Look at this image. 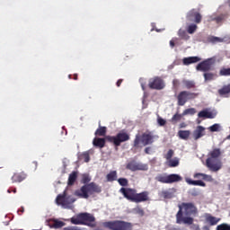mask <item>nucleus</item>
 <instances>
[{"mask_svg": "<svg viewBox=\"0 0 230 230\" xmlns=\"http://www.w3.org/2000/svg\"><path fill=\"white\" fill-rule=\"evenodd\" d=\"M197 207L192 203H181L179 205V211L176 214V223L191 226L193 224V217H197Z\"/></svg>", "mask_w": 230, "mask_h": 230, "instance_id": "nucleus-1", "label": "nucleus"}, {"mask_svg": "<svg viewBox=\"0 0 230 230\" xmlns=\"http://www.w3.org/2000/svg\"><path fill=\"white\" fill-rule=\"evenodd\" d=\"M104 227L110 230H132L134 229V225L130 222L123 220H114L103 223Z\"/></svg>", "mask_w": 230, "mask_h": 230, "instance_id": "nucleus-2", "label": "nucleus"}, {"mask_svg": "<svg viewBox=\"0 0 230 230\" xmlns=\"http://www.w3.org/2000/svg\"><path fill=\"white\" fill-rule=\"evenodd\" d=\"M72 224L75 226L87 225L91 227L94 226V217L89 213H82L71 218Z\"/></svg>", "mask_w": 230, "mask_h": 230, "instance_id": "nucleus-3", "label": "nucleus"}, {"mask_svg": "<svg viewBox=\"0 0 230 230\" xmlns=\"http://www.w3.org/2000/svg\"><path fill=\"white\" fill-rule=\"evenodd\" d=\"M75 202H76V199L73 196L67 195V192L58 195L56 199V204H58V206H61L64 209H72Z\"/></svg>", "mask_w": 230, "mask_h": 230, "instance_id": "nucleus-4", "label": "nucleus"}, {"mask_svg": "<svg viewBox=\"0 0 230 230\" xmlns=\"http://www.w3.org/2000/svg\"><path fill=\"white\" fill-rule=\"evenodd\" d=\"M94 191H101L100 187L94 183H90L83 186L80 190H77L75 192V195H76V197H80L81 199H89V195H92L94 193Z\"/></svg>", "mask_w": 230, "mask_h": 230, "instance_id": "nucleus-5", "label": "nucleus"}, {"mask_svg": "<svg viewBox=\"0 0 230 230\" xmlns=\"http://www.w3.org/2000/svg\"><path fill=\"white\" fill-rule=\"evenodd\" d=\"M154 135L152 133H144L143 136H137L135 139V146H146L154 143Z\"/></svg>", "mask_w": 230, "mask_h": 230, "instance_id": "nucleus-6", "label": "nucleus"}, {"mask_svg": "<svg viewBox=\"0 0 230 230\" xmlns=\"http://www.w3.org/2000/svg\"><path fill=\"white\" fill-rule=\"evenodd\" d=\"M206 166L210 172H218L222 170V161L220 159L208 158L206 160Z\"/></svg>", "mask_w": 230, "mask_h": 230, "instance_id": "nucleus-7", "label": "nucleus"}, {"mask_svg": "<svg viewBox=\"0 0 230 230\" xmlns=\"http://www.w3.org/2000/svg\"><path fill=\"white\" fill-rule=\"evenodd\" d=\"M106 139H108V141H111V143H114V145H116L117 146H119L121 143L128 141L129 137L128 134L125 132H120L117 135V137H107Z\"/></svg>", "mask_w": 230, "mask_h": 230, "instance_id": "nucleus-8", "label": "nucleus"}, {"mask_svg": "<svg viewBox=\"0 0 230 230\" xmlns=\"http://www.w3.org/2000/svg\"><path fill=\"white\" fill-rule=\"evenodd\" d=\"M164 81L159 77L151 78L149 80V87L150 89H156L161 91V89H164Z\"/></svg>", "mask_w": 230, "mask_h": 230, "instance_id": "nucleus-9", "label": "nucleus"}, {"mask_svg": "<svg viewBox=\"0 0 230 230\" xmlns=\"http://www.w3.org/2000/svg\"><path fill=\"white\" fill-rule=\"evenodd\" d=\"M127 168L131 172H137V170L146 171L148 170V165L137 162H130L128 164Z\"/></svg>", "mask_w": 230, "mask_h": 230, "instance_id": "nucleus-10", "label": "nucleus"}, {"mask_svg": "<svg viewBox=\"0 0 230 230\" xmlns=\"http://www.w3.org/2000/svg\"><path fill=\"white\" fill-rule=\"evenodd\" d=\"M206 136V128L202 126H197L194 131L192 132V137L197 141L200 139V137H204Z\"/></svg>", "mask_w": 230, "mask_h": 230, "instance_id": "nucleus-11", "label": "nucleus"}, {"mask_svg": "<svg viewBox=\"0 0 230 230\" xmlns=\"http://www.w3.org/2000/svg\"><path fill=\"white\" fill-rule=\"evenodd\" d=\"M119 191L124 195L126 199H128V200H131V202H134V199L137 195V192L134 190L121 188Z\"/></svg>", "mask_w": 230, "mask_h": 230, "instance_id": "nucleus-12", "label": "nucleus"}, {"mask_svg": "<svg viewBox=\"0 0 230 230\" xmlns=\"http://www.w3.org/2000/svg\"><path fill=\"white\" fill-rule=\"evenodd\" d=\"M193 95L188 92H181L178 96V104L182 106L188 102V100H191Z\"/></svg>", "mask_w": 230, "mask_h": 230, "instance_id": "nucleus-13", "label": "nucleus"}, {"mask_svg": "<svg viewBox=\"0 0 230 230\" xmlns=\"http://www.w3.org/2000/svg\"><path fill=\"white\" fill-rule=\"evenodd\" d=\"M187 18L189 19V21H193L194 22H197V24H199V22L202 21V16L200 15V13H199V12L195 10L189 12Z\"/></svg>", "mask_w": 230, "mask_h": 230, "instance_id": "nucleus-14", "label": "nucleus"}, {"mask_svg": "<svg viewBox=\"0 0 230 230\" xmlns=\"http://www.w3.org/2000/svg\"><path fill=\"white\" fill-rule=\"evenodd\" d=\"M194 114H197V110H195V108H190V109L185 110L182 112V114H175L172 117V119L177 120V119H181V118H182V116H193Z\"/></svg>", "mask_w": 230, "mask_h": 230, "instance_id": "nucleus-15", "label": "nucleus"}, {"mask_svg": "<svg viewBox=\"0 0 230 230\" xmlns=\"http://www.w3.org/2000/svg\"><path fill=\"white\" fill-rule=\"evenodd\" d=\"M196 69L197 71H209L211 69V59H208L199 63Z\"/></svg>", "mask_w": 230, "mask_h": 230, "instance_id": "nucleus-16", "label": "nucleus"}, {"mask_svg": "<svg viewBox=\"0 0 230 230\" xmlns=\"http://www.w3.org/2000/svg\"><path fill=\"white\" fill-rule=\"evenodd\" d=\"M221 218L212 216L211 214L205 215V221L209 226H217L220 222Z\"/></svg>", "mask_w": 230, "mask_h": 230, "instance_id": "nucleus-17", "label": "nucleus"}, {"mask_svg": "<svg viewBox=\"0 0 230 230\" xmlns=\"http://www.w3.org/2000/svg\"><path fill=\"white\" fill-rule=\"evenodd\" d=\"M146 200H148V192L144 191L142 193H137L133 202H146Z\"/></svg>", "mask_w": 230, "mask_h": 230, "instance_id": "nucleus-18", "label": "nucleus"}, {"mask_svg": "<svg viewBox=\"0 0 230 230\" xmlns=\"http://www.w3.org/2000/svg\"><path fill=\"white\" fill-rule=\"evenodd\" d=\"M201 58L199 57H189L183 58V66H190V64H197V62H200Z\"/></svg>", "mask_w": 230, "mask_h": 230, "instance_id": "nucleus-19", "label": "nucleus"}, {"mask_svg": "<svg viewBox=\"0 0 230 230\" xmlns=\"http://www.w3.org/2000/svg\"><path fill=\"white\" fill-rule=\"evenodd\" d=\"M218 93H219L220 96H223L224 98H227V95L230 93V84H226V85L223 86V88L218 90Z\"/></svg>", "mask_w": 230, "mask_h": 230, "instance_id": "nucleus-20", "label": "nucleus"}, {"mask_svg": "<svg viewBox=\"0 0 230 230\" xmlns=\"http://www.w3.org/2000/svg\"><path fill=\"white\" fill-rule=\"evenodd\" d=\"M180 181H182V177L179 174L168 175V184H172V182H179Z\"/></svg>", "mask_w": 230, "mask_h": 230, "instance_id": "nucleus-21", "label": "nucleus"}, {"mask_svg": "<svg viewBox=\"0 0 230 230\" xmlns=\"http://www.w3.org/2000/svg\"><path fill=\"white\" fill-rule=\"evenodd\" d=\"M191 135V131L190 130H180L178 132V136L180 137V139H188L190 137V136Z\"/></svg>", "mask_w": 230, "mask_h": 230, "instance_id": "nucleus-22", "label": "nucleus"}, {"mask_svg": "<svg viewBox=\"0 0 230 230\" xmlns=\"http://www.w3.org/2000/svg\"><path fill=\"white\" fill-rule=\"evenodd\" d=\"M199 175H202L203 181H207V182H213V177L209 174L198 172L194 174V177H199Z\"/></svg>", "mask_w": 230, "mask_h": 230, "instance_id": "nucleus-23", "label": "nucleus"}, {"mask_svg": "<svg viewBox=\"0 0 230 230\" xmlns=\"http://www.w3.org/2000/svg\"><path fill=\"white\" fill-rule=\"evenodd\" d=\"M93 143L94 146H99V148H103V146H105L104 138H94Z\"/></svg>", "mask_w": 230, "mask_h": 230, "instance_id": "nucleus-24", "label": "nucleus"}, {"mask_svg": "<svg viewBox=\"0 0 230 230\" xmlns=\"http://www.w3.org/2000/svg\"><path fill=\"white\" fill-rule=\"evenodd\" d=\"M220 149L216 148L209 153L208 159H218V157H220Z\"/></svg>", "mask_w": 230, "mask_h": 230, "instance_id": "nucleus-25", "label": "nucleus"}, {"mask_svg": "<svg viewBox=\"0 0 230 230\" xmlns=\"http://www.w3.org/2000/svg\"><path fill=\"white\" fill-rule=\"evenodd\" d=\"M78 173L76 172H73L68 177V186H73L75 184V181H76Z\"/></svg>", "mask_w": 230, "mask_h": 230, "instance_id": "nucleus-26", "label": "nucleus"}, {"mask_svg": "<svg viewBox=\"0 0 230 230\" xmlns=\"http://www.w3.org/2000/svg\"><path fill=\"white\" fill-rule=\"evenodd\" d=\"M156 181H158V182L168 184V174H159L156 176Z\"/></svg>", "mask_w": 230, "mask_h": 230, "instance_id": "nucleus-27", "label": "nucleus"}, {"mask_svg": "<svg viewBox=\"0 0 230 230\" xmlns=\"http://www.w3.org/2000/svg\"><path fill=\"white\" fill-rule=\"evenodd\" d=\"M217 114H218L217 110H207L208 119H213L217 118Z\"/></svg>", "mask_w": 230, "mask_h": 230, "instance_id": "nucleus-28", "label": "nucleus"}, {"mask_svg": "<svg viewBox=\"0 0 230 230\" xmlns=\"http://www.w3.org/2000/svg\"><path fill=\"white\" fill-rule=\"evenodd\" d=\"M116 179H118V175L115 171H112L107 174V181H109V182H112V181H116Z\"/></svg>", "mask_w": 230, "mask_h": 230, "instance_id": "nucleus-29", "label": "nucleus"}, {"mask_svg": "<svg viewBox=\"0 0 230 230\" xmlns=\"http://www.w3.org/2000/svg\"><path fill=\"white\" fill-rule=\"evenodd\" d=\"M210 132H220L222 130V126L220 124H214L208 128Z\"/></svg>", "mask_w": 230, "mask_h": 230, "instance_id": "nucleus-30", "label": "nucleus"}, {"mask_svg": "<svg viewBox=\"0 0 230 230\" xmlns=\"http://www.w3.org/2000/svg\"><path fill=\"white\" fill-rule=\"evenodd\" d=\"M167 164L172 168H175V166H179V158H173L167 161Z\"/></svg>", "mask_w": 230, "mask_h": 230, "instance_id": "nucleus-31", "label": "nucleus"}, {"mask_svg": "<svg viewBox=\"0 0 230 230\" xmlns=\"http://www.w3.org/2000/svg\"><path fill=\"white\" fill-rule=\"evenodd\" d=\"M133 213L136 215H139V217H144L145 216V210L143 208L137 207L133 209Z\"/></svg>", "mask_w": 230, "mask_h": 230, "instance_id": "nucleus-32", "label": "nucleus"}, {"mask_svg": "<svg viewBox=\"0 0 230 230\" xmlns=\"http://www.w3.org/2000/svg\"><path fill=\"white\" fill-rule=\"evenodd\" d=\"M216 230H230V225L226 223H223L221 225H218Z\"/></svg>", "mask_w": 230, "mask_h": 230, "instance_id": "nucleus-33", "label": "nucleus"}, {"mask_svg": "<svg viewBox=\"0 0 230 230\" xmlns=\"http://www.w3.org/2000/svg\"><path fill=\"white\" fill-rule=\"evenodd\" d=\"M105 132H107V128L100 127L95 132L96 136H105Z\"/></svg>", "mask_w": 230, "mask_h": 230, "instance_id": "nucleus-34", "label": "nucleus"}, {"mask_svg": "<svg viewBox=\"0 0 230 230\" xmlns=\"http://www.w3.org/2000/svg\"><path fill=\"white\" fill-rule=\"evenodd\" d=\"M188 33L193 34L197 31V24H190L187 28Z\"/></svg>", "mask_w": 230, "mask_h": 230, "instance_id": "nucleus-35", "label": "nucleus"}, {"mask_svg": "<svg viewBox=\"0 0 230 230\" xmlns=\"http://www.w3.org/2000/svg\"><path fill=\"white\" fill-rule=\"evenodd\" d=\"M178 35H179V37H181L184 40H189V39H190V36H188V34H186V31H184L182 30H180L178 31Z\"/></svg>", "mask_w": 230, "mask_h": 230, "instance_id": "nucleus-36", "label": "nucleus"}, {"mask_svg": "<svg viewBox=\"0 0 230 230\" xmlns=\"http://www.w3.org/2000/svg\"><path fill=\"white\" fill-rule=\"evenodd\" d=\"M89 152L90 151H86L81 155V159H84V163H89V161L91 160L89 156Z\"/></svg>", "mask_w": 230, "mask_h": 230, "instance_id": "nucleus-37", "label": "nucleus"}, {"mask_svg": "<svg viewBox=\"0 0 230 230\" xmlns=\"http://www.w3.org/2000/svg\"><path fill=\"white\" fill-rule=\"evenodd\" d=\"M205 82H209L215 78V75L211 73H205L204 74Z\"/></svg>", "mask_w": 230, "mask_h": 230, "instance_id": "nucleus-38", "label": "nucleus"}, {"mask_svg": "<svg viewBox=\"0 0 230 230\" xmlns=\"http://www.w3.org/2000/svg\"><path fill=\"white\" fill-rule=\"evenodd\" d=\"M221 76H229L230 75V68H223L220 70Z\"/></svg>", "mask_w": 230, "mask_h": 230, "instance_id": "nucleus-39", "label": "nucleus"}, {"mask_svg": "<svg viewBox=\"0 0 230 230\" xmlns=\"http://www.w3.org/2000/svg\"><path fill=\"white\" fill-rule=\"evenodd\" d=\"M185 182H187V184H190V186H198V181H193L190 178H185Z\"/></svg>", "mask_w": 230, "mask_h": 230, "instance_id": "nucleus-40", "label": "nucleus"}, {"mask_svg": "<svg viewBox=\"0 0 230 230\" xmlns=\"http://www.w3.org/2000/svg\"><path fill=\"white\" fill-rule=\"evenodd\" d=\"M157 123L160 127H164V125H166V120H164V119H163L161 117H158Z\"/></svg>", "mask_w": 230, "mask_h": 230, "instance_id": "nucleus-41", "label": "nucleus"}, {"mask_svg": "<svg viewBox=\"0 0 230 230\" xmlns=\"http://www.w3.org/2000/svg\"><path fill=\"white\" fill-rule=\"evenodd\" d=\"M118 182L120 184V186H127V184H128V181H127L125 178L119 179Z\"/></svg>", "mask_w": 230, "mask_h": 230, "instance_id": "nucleus-42", "label": "nucleus"}, {"mask_svg": "<svg viewBox=\"0 0 230 230\" xmlns=\"http://www.w3.org/2000/svg\"><path fill=\"white\" fill-rule=\"evenodd\" d=\"M90 181L91 177L88 174L83 175L82 182H84V184H87V182H89Z\"/></svg>", "mask_w": 230, "mask_h": 230, "instance_id": "nucleus-43", "label": "nucleus"}, {"mask_svg": "<svg viewBox=\"0 0 230 230\" xmlns=\"http://www.w3.org/2000/svg\"><path fill=\"white\" fill-rule=\"evenodd\" d=\"M198 116L199 118H207L208 119V110H204L199 112Z\"/></svg>", "mask_w": 230, "mask_h": 230, "instance_id": "nucleus-44", "label": "nucleus"}, {"mask_svg": "<svg viewBox=\"0 0 230 230\" xmlns=\"http://www.w3.org/2000/svg\"><path fill=\"white\" fill-rule=\"evenodd\" d=\"M54 227H64V222L54 220Z\"/></svg>", "mask_w": 230, "mask_h": 230, "instance_id": "nucleus-45", "label": "nucleus"}, {"mask_svg": "<svg viewBox=\"0 0 230 230\" xmlns=\"http://www.w3.org/2000/svg\"><path fill=\"white\" fill-rule=\"evenodd\" d=\"M173 157V150H169L167 155H165V159H167V162Z\"/></svg>", "mask_w": 230, "mask_h": 230, "instance_id": "nucleus-46", "label": "nucleus"}, {"mask_svg": "<svg viewBox=\"0 0 230 230\" xmlns=\"http://www.w3.org/2000/svg\"><path fill=\"white\" fill-rule=\"evenodd\" d=\"M198 186H201L202 188H206V183H204V181L199 180L198 181Z\"/></svg>", "mask_w": 230, "mask_h": 230, "instance_id": "nucleus-47", "label": "nucleus"}, {"mask_svg": "<svg viewBox=\"0 0 230 230\" xmlns=\"http://www.w3.org/2000/svg\"><path fill=\"white\" fill-rule=\"evenodd\" d=\"M190 228L193 229V230H200V227L199 226V225L191 224Z\"/></svg>", "mask_w": 230, "mask_h": 230, "instance_id": "nucleus-48", "label": "nucleus"}, {"mask_svg": "<svg viewBox=\"0 0 230 230\" xmlns=\"http://www.w3.org/2000/svg\"><path fill=\"white\" fill-rule=\"evenodd\" d=\"M146 154H152V149L150 147H146Z\"/></svg>", "mask_w": 230, "mask_h": 230, "instance_id": "nucleus-49", "label": "nucleus"}, {"mask_svg": "<svg viewBox=\"0 0 230 230\" xmlns=\"http://www.w3.org/2000/svg\"><path fill=\"white\" fill-rule=\"evenodd\" d=\"M191 195H194L195 197H197V195H199V191L194 190L193 192H191Z\"/></svg>", "mask_w": 230, "mask_h": 230, "instance_id": "nucleus-50", "label": "nucleus"}, {"mask_svg": "<svg viewBox=\"0 0 230 230\" xmlns=\"http://www.w3.org/2000/svg\"><path fill=\"white\" fill-rule=\"evenodd\" d=\"M170 46H171V48H173V46H175V43L173 42V40L170 41Z\"/></svg>", "mask_w": 230, "mask_h": 230, "instance_id": "nucleus-51", "label": "nucleus"}, {"mask_svg": "<svg viewBox=\"0 0 230 230\" xmlns=\"http://www.w3.org/2000/svg\"><path fill=\"white\" fill-rule=\"evenodd\" d=\"M117 85H118V87H119V85H121V80H119V81L117 82Z\"/></svg>", "mask_w": 230, "mask_h": 230, "instance_id": "nucleus-52", "label": "nucleus"}, {"mask_svg": "<svg viewBox=\"0 0 230 230\" xmlns=\"http://www.w3.org/2000/svg\"><path fill=\"white\" fill-rule=\"evenodd\" d=\"M184 127H186V125H185L184 123H181V124L180 125V128H184Z\"/></svg>", "mask_w": 230, "mask_h": 230, "instance_id": "nucleus-53", "label": "nucleus"}, {"mask_svg": "<svg viewBox=\"0 0 230 230\" xmlns=\"http://www.w3.org/2000/svg\"><path fill=\"white\" fill-rule=\"evenodd\" d=\"M141 87H142L143 91H145V84H143V82H141Z\"/></svg>", "mask_w": 230, "mask_h": 230, "instance_id": "nucleus-54", "label": "nucleus"}, {"mask_svg": "<svg viewBox=\"0 0 230 230\" xmlns=\"http://www.w3.org/2000/svg\"><path fill=\"white\" fill-rule=\"evenodd\" d=\"M64 230H75V228H73V227H67V228H65Z\"/></svg>", "mask_w": 230, "mask_h": 230, "instance_id": "nucleus-55", "label": "nucleus"}, {"mask_svg": "<svg viewBox=\"0 0 230 230\" xmlns=\"http://www.w3.org/2000/svg\"><path fill=\"white\" fill-rule=\"evenodd\" d=\"M26 178V175H23L22 179H19L18 181H22V179H25Z\"/></svg>", "mask_w": 230, "mask_h": 230, "instance_id": "nucleus-56", "label": "nucleus"}, {"mask_svg": "<svg viewBox=\"0 0 230 230\" xmlns=\"http://www.w3.org/2000/svg\"><path fill=\"white\" fill-rule=\"evenodd\" d=\"M194 179H202V175H199V177H194Z\"/></svg>", "mask_w": 230, "mask_h": 230, "instance_id": "nucleus-57", "label": "nucleus"}, {"mask_svg": "<svg viewBox=\"0 0 230 230\" xmlns=\"http://www.w3.org/2000/svg\"><path fill=\"white\" fill-rule=\"evenodd\" d=\"M163 194H164V197H168V196H166V192H163Z\"/></svg>", "mask_w": 230, "mask_h": 230, "instance_id": "nucleus-58", "label": "nucleus"}, {"mask_svg": "<svg viewBox=\"0 0 230 230\" xmlns=\"http://www.w3.org/2000/svg\"><path fill=\"white\" fill-rule=\"evenodd\" d=\"M204 229L205 230H209V228L208 226H205Z\"/></svg>", "mask_w": 230, "mask_h": 230, "instance_id": "nucleus-59", "label": "nucleus"}, {"mask_svg": "<svg viewBox=\"0 0 230 230\" xmlns=\"http://www.w3.org/2000/svg\"><path fill=\"white\" fill-rule=\"evenodd\" d=\"M163 30H158V29H156V31H162Z\"/></svg>", "mask_w": 230, "mask_h": 230, "instance_id": "nucleus-60", "label": "nucleus"}, {"mask_svg": "<svg viewBox=\"0 0 230 230\" xmlns=\"http://www.w3.org/2000/svg\"><path fill=\"white\" fill-rule=\"evenodd\" d=\"M226 139H230V135L226 137Z\"/></svg>", "mask_w": 230, "mask_h": 230, "instance_id": "nucleus-61", "label": "nucleus"}, {"mask_svg": "<svg viewBox=\"0 0 230 230\" xmlns=\"http://www.w3.org/2000/svg\"><path fill=\"white\" fill-rule=\"evenodd\" d=\"M140 82H143V79H140Z\"/></svg>", "mask_w": 230, "mask_h": 230, "instance_id": "nucleus-62", "label": "nucleus"}]
</instances>
